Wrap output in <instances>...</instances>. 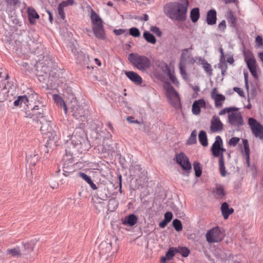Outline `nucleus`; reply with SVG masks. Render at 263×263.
<instances>
[{"mask_svg":"<svg viewBox=\"0 0 263 263\" xmlns=\"http://www.w3.org/2000/svg\"><path fill=\"white\" fill-rule=\"evenodd\" d=\"M24 117L39 123L41 120L45 119V117H47V116H46L45 108H39L33 106L32 107L30 105L25 109Z\"/></svg>","mask_w":263,"mask_h":263,"instance_id":"nucleus-7","label":"nucleus"},{"mask_svg":"<svg viewBox=\"0 0 263 263\" xmlns=\"http://www.w3.org/2000/svg\"><path fill=\"white\" fill-rule=\"evenodd\" d=\"M85 126V123H80L79 126L75 128L70 139V142L67 143L69 148L72 146L81 153L88 151L91 147L84 130Z\"/></svg>","mask_w":263,"mask_h":263,"instance_id":"nucleus-2","label":"nucleus"},{"mask_svg":"<svg viewBox=\"0 0 263 263\" xmlns=\"http://www.w3.org/2000/svg\"><path fill=\"white\" fill-rule=\"evenodd\" d=\"M177 253H179L183 257H186L190 253V250L186 247H176Z\"/></svg>","mask_w":263,"mask_h":263,"instance_id":"nucleus-43","label":"nucleus"},{"mask_svg":"<svg viewBox=\"0 0 263 263\" xmlns=\"http://www.w3.org/2000/svg\"><path fill=\"white\" fill-rule=\"evenodd\" d=\"M219 172L221 176L224 177L226 175L227 171L224 166V159H219Z\"/></svg>","mask_w":263,"mask_h":263,"instance_id":"nucleus-49","label":"nucleus"},{"mask_svg":"<svg viewBox=\"0 0 263 263\" xmlns=\"http://www.w3.org/2000/svg\"><path fill=\"white\" fill-rule=\"evenodd\" d=\"M224 235L220 228L219 227H216L210 229L206 233V241L209 243L219 242L223 240Z\"/></svg>","mask_w":263,"mask_h":263,"instance_id":"nucleus-11","label":"nucleus"},{"mask_svg":"<svg viewBox=\"0 0 263 263\" xmlns=\"http://www.w3.org/2000/svg\"><path fill=\"white\" fill-rule=\"evenodd\" d=\"M69 114L77 120L82 122L88 120L89 110L86 105L80 104L75 98H73L68 104Z\"/></svg>","mask_w":263,"mask_h":263,"instance_id":"nucleus-3","label":"nucleus"},{"mask_svg":"<svg viewBox=\"0 0 263 263\" xmlns=\"http://www.w3.org/2000/svg\"><path fill=\"white\" fill-rule=\"evenodd\" d=\"M119 205L118 200L115 198H112L108 200L107 209L109 212H114Z\"/></svg>","mask_w":263,"mask_h":263,"instance_id":"nucleus-38","label":"nucleus"},{"mask_svg":"<svg viewBox=\"0 0 263 263\" xmlns=\"http://www.w3.org/2000/svg\"><path fill=\"white\" fill-rule=\"evenodd\" d=\"M111 245L110 243H107L106 242H102L99 246V249L100 250V253L104 254L107 253L111 250Z\"/></svg>","mask_w":263,"mask_h":263,"instance_id":"nucleus-44","label":"nucleus"},{"mask_svg":"<svg viewBox=\"0 0 263 263\" xmlns=\"http://www.w3.org/2000/svg\"><path fill=\"white\" fill-rule=\"evenodd\" d=\"M176 162L181 166L185 171L182 173L183 175L189 176L192 169V165L189 158L184 153H180L176 155Z\"/></svg>","mask_w":263,"mask_h":263,"instance_id":"nucleus-10","label":"nucleus"},{"mask_svg":"<svg viewBox=\"0 0 263 263\" xmlns=\"http://www.w3.org/2000/svg\"><path fill=\"white\" fill-rule=\"evenodd\" d=\"M220 210L224 219H228L229 216L234 212V209L232 208H230L229 204L226 202L221 204Z\"/></svg>","mask_w":263,"mask_h":263,"instance_id":"nucleus-26","label":"nucleus"},{"mask_svg":"<svg viewBox=\"0 0 263 263\" xmlns=\"http://www.w3.org/2000/svg\"><path fill=\"white\" fill-rule=\"evenodd\" d=\"M198 139L200 143L203 146H207L208 145V141L206 133L204 130H200L198 135Z\"/></svg>","mask_w":263,"mask_h":263,"instance_id":"nucleus-35","label":"nucleus"},{"mask_svg":"<svg viewBox=\"0 0 263 263\" xmlns=\"http://www.w3.org/2000/svg\"><path fill=\"white\" fill-rule=\"evenodd\" d=\"M189 7V0H181L180 2H170L163 7V12L172 20L184 22L186 20Z\"/></svg>","mask_w":263,"mask_h":263,"instance_id":"nucleus-1","label":"nucleus"},{"mask_svg":"<svg viewBox=\"0 0 263 263\" xmlns=\"http://www.w3.org/2000/svg\"><path fill=\"white\" fill-rule=\"evenodd\" d=\"M217 12L215 9H211L206 13V22L209 25H214L217 22Z\"/></svg>","mask_w":263,"mask_h":263,"instance_id":"nucleus-23","label":"nucleus"},{"mask_svg":"<svg viewBox=\"0 0 263 263\" xmlns=\"http://www.w3.org/2000/svg\"><path fill=\"white\" fill-rule=\"evenodd\" d=\"M143 37L148 43L155 44L156 43V39L155 36L148 31H145L143 32Z\"/></svg>","mask_w":263,"mask_h":263,"instance_id":"nucleus-39","label":"nucleus"},{"mask_svg":"<svg viewBox=\"0 0 263 263\" xmlns=\"http://www.w3.org/2000/svg\"><path fill=\"white\" fill-rule=\"evenodd\" d=\"M227 20L230 26L232 27L235 28L237 26V18L234 16L233 12L232 10H229L227 12Z\"/></svg>","mask_w":263,"mask_h":263,"instance_id":"nucleus-34","label":"nucleus"},{"mask_svg":"<svg viewBox=\"0 0 263 263\" xmlns=\"http://www.w3.org/2000/svg\"><path fill=\"white\" fill-rule=\"evenodd\" d=\"M206 102L203 99L195 100L192 107V111L194 115H198L201 112V107H205Z\"/></svg>","mask_w":263,"mask_h":263,"instance_id":"nucleus-18","label":"nucleus"},{"mask_svg":"<svg viewBox=\"0 0 263 263\" xmlns=\"http://www.w3.org/2000/svg\"><path fill=\"white\" fill-rule=\"evenodd\" d=\"M119 162L122 167V168L126 169L128 165V162L126 160L124 157L122 156L121 155L119 158Z\"/></svg>","mask_w":263,"mask_h":263,"instance_id":"nucleus-56","label":"nucleus"},{"mask_svg":"<svg viewBox=\"0 0 263 263\" xmlns=\"http://www.w3.org/2000/svg\"><path fill=\"white\" fill-rule=\"evenodd\" d=\"M223 124L219 117L214 116L211 121L210 129L212 132H221L223 130Z\"/></svg>","mask_w":263,"mask_h":263,"instance_id":"nucleus-17","label":"nucleus"},{"mask_svg":"<svg viewBox=\"0 0 263 263\" xmlns=\"http://www.w3.org/2000/svg\"><path fill=\"white\" fill-rule=\"evenodd\" d=\"M130 174L133 176L140 177L142 174V168L140 164H132L129 168Z\"/></svg>","mask_w":263,"mask_h":263,"instance_id":"nucleus-30","label":"nucleus"},{"mask_svg":"<svg viewBox=\"0 0 263 263\" xmlns=\"http://www.w3.org/2000/svg\"><path fill=\"white\" fill-rule=\"evenodd\" d=\"M221 141L222 139L219 136H217L215 138V141L211 147V151L213 156L218 157L219 156L220 148L221 146Z\"/></svg>","mask_w":263,"mask_h":263,"instance_id":"nucleus-22","label":"nucleus"},{"mask_svg":"<svg viewBox=\"0 0 263 263\" xmlns=\"http://www.w3.org/2000/svg\"><path fill=\"white\" fill-rule=\"evenodd\" d=\"M126 76L135 84L140 85L143 82L142 79L137 72L133 71L125 72Z\"/></svg>","mask_w":263,"mask_h":263,"instance_id":"nucleus-21","label":"nucleus"},{"mask_svg":"<svg viewBox=\"0 0 263 263\" xmlns=\"http://www.w3.org/2000/svg\"><path fill=\"white\" fill-rule=\"evenodd\" d=\"M138 217L134 214H130L122 219L123 225L129 227L135 226L138 222Z\"/></svg>","mask_w":263,"mask_h":263,"instance_id":"nucleus-20","label":"nucleus"},{"mask_svg":"<svg viewBox=\"0 0 263 263\" xmlns=\"http://www.w3.org/2000/svg\"><path fill=\"white\" fill-rule=\"evenodd\" d=\"M63 160L64 162L63 166V175L68 176L72 174L75 171L74 158L72 153L69 152L67 149H65V154L64 156Z\"/></svg>","mask_w":263,"mask_h":263,"instance_id":"nucleus-9","label":"nucleus"},{"mask_svg":"<svg viewBox=\"0 0 263 263\" xmlns=\"http://www.w3.org/2000/svg\"><path fill=\"white\" fill-rule=\"evenodd\" d=\"M150 30L155 33L157 36L161 37L162 33L160 28L157 26H152L150 27Z\"/></svg>","mask_w":263,"mask_h":263,"instance_id":"nucleus-59","label":"nucleus"},{"mask_svg":"<svg viewBox=\"0 0 263 263\" xmlns=\"http://www.w3.org/2000/svg\"><path fill=\"white\" fill-rule=\"evenodd\" d=\"M201 64L203 65V67L206 72L209 74V76H211L212 74V69L211 65L203 59L201 60Z\"/></svg>","mask_w":263,"mask_h":263,"instance_id":"nucleus-50","label":"nucleus"},{"mask_svg":"<svg viewBox=\"0 0 263 263\" xmlns=\"http://www.w3.org/2000/svg\"><path fill=\"white\" fill-rule=\"evenodd\" d=\"M173 227L175 230L179 232L182 230V224L181 221L178 219H175L172 222Z\"/></svg>","mask_w":263,"mask_h":263,"instance_id":"nucleus-51","label":"nucleus"},{"mask_svg":"<svg viewBox=\"0 0 263 263\" xmlns=\"http://www.w3.org/2000/svg\"><path fill=\"white\" fill-rule=\"evenodd\" d=\"M74 57L77 64L80 65L81 67L86 66L87 68H89L88 66H86L87 65V60L83 52L80 50Z\"/></svg>","mask_w":263,"mask_h":263,"instance_id":"nucleus-25","label":"nucleus"},{"mask_svg":"<svg viewBox=\"0 0 263 263\" xmlns=\"http://www.w3.org/2000/svg\"><path fill=\"white\" fill-rule=\"evenodd\" d=\"M23 248H24V253L23 254L27 255L29 254L30 252L33 251L34 248V244L32 242H27L25 243H23Z\"/></svg>","mask_w":263,"mask_h":263,"instance_id":"nucleus-40","label":"nucleus"},{"mask_svg":"<svg viewBox=\"0 0 263 263\" xmlns=\"http://www.w3.org/2000/svg\"><path fill=\"white\" fill-rule=\"evenodd\" d=\"M248 68L249 69V71H250L251 74L252 76L255 78H258V74L257 73V65L251 66L249 67H248Z\"/></svg>","mask_w":263,"mask_h":263,"instance_id":"nucleus-58","label":"nucleus"},{"mask_svg":"<svg viewBox=\"0 0 263 263\" xmlns=\"http://www.w3.org/2000/svg\"><path fill=\"white\" fill-rule=\"evenodd\" d=\"M164 88L165 95L172 106L176 109L181 108L180 98L178 92L175 89L170 82L164 83Z\"/></svg>","mask_w":263,"mask_h":263,"instance_id":"nucleus-6","label":"nucleus"},{"mask_svg":"<svg viewBox=\"0 0 263 263\" xmlns=\"http://www.w3.org/2000/svg\"><path fill=\"white\" fill-rule=\"evenodd\" d=\"M128 60L133 66L142 72L146 71L151 66V61L147 57L137 53H130Z\"/></svg>","mask_w":263,"mask_h":263,"instance_id":"nucleus-4","label":"nucleus"},{"mask_svg":"<svg viewBox=\"0 0 263 263\" xmlns=\"http://www.w3.org/2000/svg\"><path fill=\"white\" fill-rule=\"evenodd\" d=\"M193 168L195 171V175L196 177H200L202 174V167L200 162L195 161L193 163Z\"/></svg>","mask_w":263,"mask_h":263,"instance_id":"nucleus-45","label":"nucleus"},{"mask_svg":"<svg viewBox=\"0 0 263 263\" xmlns=\"http://www.w3.org/2000/svg\"><path fill=\"white\" fill-rule=\"evenodd\" d=\"M7 253L11 255L13 257H20L22 254L20 248L18 246L12 249H8L7 250Z\"/></svg>","mask_w":263,"mask_h":263,"instance_id":"nucleus-42","label":"nucleus"},{"mask_svg":"<svg viewBox=\"0 0 263 263\" xmlns=\"http://www.w3.org/2000/svg\"><path fill=\"white\" fill-rule=\"evenodd\" d=\"M58 14L60 16L62 20H64L66 18L65 16V13L64 12V8L61 7L60 6L58 5Z\"/></svg>","mask_w":263,"mask_h":263,"instance_id":"nucleus-63","label":"nucleus"},{"mask_svg":"<svg viewBox=\"0 0 263 263\" xmlns=\"http://www.w3.org/2000/svg\"><path fill=\"white\" fill-rule=\"evenodd\" d=\"M90 19L92 26L100 24V23L103 24V21L101 18L93 9H91V11Z\"/></svg>","mask_w":263,"mask_h":263,"instance_id":"nucleus-31","label":"nucleus"},{"mask_svg":"<svg viewBox=\"0 0 263 263\" xmlns=\"http://www.w3.org/2000/svg\"><path fill=\"white\" fill-rule=\"evenodd\" d=\"M169 78L170 79L172 82L176 86H178L179 84V82L177 80V78L175 75L172 74L171 71H169V73L167 74Z\"/></svg>","mask_w":263,"mask_h":263,"instance_id":"nucleus-60","label":"nucleus"},{"mask_svg":"<svg viewBox=\"0 0 263 263\" xmlns=\"http://www.w3.org/2000/svg\"><path fill=\"white\" fill-rule=\"evenodd\" d=\"M188 54V49H184L181 53L179 64L185 65L186 61V57Z\"/></svg>","mask_w":263,"mask_h":263,"instance_id":"nucleus-54","label":"nucleus"},{"mask_svg":"<svg viewBox=\"0 0 263 263\" xmlns=\"http://www.w3.org/2000/svg\"><path fill=\"white\" fill-rule=\"evenodd\" d=\"M39 159L40 156L36 152H34L32 154L26 155L27 162L33 166L36 165V163L39 161Z\"/></svg>","mask_w":263,"mask_h":263,"instance_id":"nucleus-29","label":"nucleus"},{"mask_svg":"<svg viewBox=\"0 0 263 263\" xmlns=\"http://www.w3.org/2000/svg\"><path fill=\"white\" fill-rule=\"evenodd\" d=\"M78 176L83 179L87 183L91 179V177L89 176L82 172H79L78 173Z\"/></svg>","mask_w":263,"mask_h":263,"instance_id":"nucleus-62","label":"nucleus"},{"mask_svg":"<svg viewBox=\"0 0 263 263\" xmlns=\"http://www.w3.org/2000/svg\"><path fill=\"white\" fill-rule=\"evenodd\" d=\"M32 102V100H31V95H29L27 97L26 95L23 96H18L16 99L14 101L13 105L15 107H22V105L24 104L28 107L29 106H30L31 104L29 103V102Z\"/></svg>","mask_w":263,"mask_h":263,"instance_id":"nucleus-16","label":"nucleus"},{"mask_svg":"<svg viewBox=\"0 0 263 263\" xmlns=\"http://www.w3.org/2000/svg\"><path fill=\"white\" fill-rule=\"evenodd\" d=\"M9 83L7 82V84H5V85L3 86V89L0 86V102H4L6 99L5 93L8 91V90L9 88H8L7 85H9ZM11 86H9V88H10Z\"/></svg>","mask_w":263,"mask_h":263,"instance_id":"nucleus-46","label":"nucleus"},{"mask_svg":"<svg viewBox=\"0 0 263 263\" xmlns=\"http://www.w3.org/2000/svg\"><path fill=\"white\" fill-rule=\"evenodd\" d=\"M29 40L27 41V45L31 52L39 55H42L44 52V46L37 41L36 36H29Z\"/></svg>","mask_w":263,"mask_h":263,"instance_id":"nucleus-12","label":"nucleus"},{"mask_svg":"<svg viewBox=\"0 0 263 263\" xmlns=\"http://www.w3.org/2000/svg\"><path fill=\"white\" fill-rule=\"evenodd\" d=\"M30 92L31 99H34L35 101L33 107L39 108H43L46 109V105L44 104L43 99L41 97H40L38 94L35 93L32 90H31Z\"/></svg>","mask_w":263,"mask_h":263,"instance_id":"nucleus-24","label":"nucleus"},{"mask_svg":"<svg viewBox=\"0 0 263 263\" xmlns=\"http://www.w3.org/2000/svg\"><path fill=\"white\" fill-rule=\"evenodd\" d=\"M92 30L95 36L99 40H104L106 39V33L103 24H101L93 26Z\"/></svg>","mask_w":263,"mask_h":263,"instance_id":"nucleus-15","label":"nucleus"},{"mask_svg":"<svg viewBox=\"0 0 263 263\" xmlns=\"http://www.w3.org/2000/svg\"><path fill=\"white\" fill-rule=\"evenodd\" d=\"M212 193L216 194L219 199H222L226 195L224 188L221 186L216 187L215 189H213Z\"/></svg>","mask_w":263,"mask_h":263,"instance_id":"nucleus-41","label":"nucleus"},{"mask_svg":"<svg viewBox=\"0 0 263 263\" xmlns=\"http://www.w3.org/2000/svg\"><path fill=\"white\" fill-rule=\"evenodd\" d=\"M129 34L135 37H138L140 36V32L136 27H132L130 28L129 30Z\"/></svg>","mask_w":263,"mask_h":263,"instance_id":"nucleus-55","label":"nucleus"},{"mask_svg":"<svg viewBox=\"0 0 263 263\" xmlns=\"http://www.w3.org/2000/svg\"><path fill=\"white\" fill-rule=\"evenodd\" d=\"M245 62L246 63L247 67L256 65V61L253 52L248 49L243 52Z\"/></svg>","mask_w":263,"mask_h":263,"instance_id":"nucleus-19","label":"nucleus"},{"mask_svg":"<svg viewBox=\"0 0 263 263\" xmlns=\"http://www.w3.org/2000/svg\"><path fill=\"white\" fill-rule=\"evenodd\" d=\"M255 44L258 47L263 45V38L261 35H258L255 37Z\"/></svg>","mask_w":263,"mask_h":263,"instance_id":"nucleus-64","label":"nucleus"},{"mask_svg":"<svg viewBox=\"0 0 263 263\" xmlns=\"http://www.w3.org/2000/svg\"><path fill=\"white\" fill-rule=\"evenodd\" d=\"M17 63L21 66V69L26 72L31 71L33 69V67L36 65V64L33 65L29 61H18Z\"/></svg>","mask_w":263,"mask_h":263,"instance_id":"nucleus-28","label":"nucleus"},{"mask_svg":"<svg viewBox=\"0 0 263 263\" xmlns=\"http://www.w3.org/2000/svg\"><path fill=\"white\" fill-rule=\"evenodd\" d=\"M239 141H240L239 138L232 137L229 140V141L228 142V144L230 146H232L234 147L237 145V144L238 143Z\"/></svg>","mask_w":263,"mask_h":263,"instance_id":"nucleus-61","label":"nucleus"},{"mask_svg":"<svg viewBox=\"0 0 263 263\" xmlns=\"http://www.w3.org/2000/svg\"><path fill=\"white\" fill-rule=\"evenodd\" d=\"M190 18L194 23H196L200 17V9L198 7H195L191 9L190 11Z\"/></svg>","mask_w":263,"mask_h":263,"instance_id":"nucleus-33","label":"nucleus"},{"mask_svg":"<svg viewBox=\"0 0 263 263\" xmlns=\"http://www.w3.org/2000/svg\"><path fill=\"white\" fill-rule=\"evenodd\" d=\"M248 124L256 137L263 139V125L253 118L248 119Z\"/></svg>","mask_w":263,"mask_h":263,"instance_id":"nucleus-13","label":"nucleus"},{"mask_svg":"<svg viewBox=\"0 0 263 263\" xmlns=\"http://www.w3.org/2000/svg\"><path fill=\"white\" fill-rule=\"evenodd\" d=\"M156 65L160 68L164 73L168 74L169 71H171L167 64L163 61H158L156 62Z\"/></svg>","mask_w":263,"mask_h":263,"instance_id":"nucleus-47","label":"nucleus"},{"mask_svg":"<svg viewBox=\"0 0 263 263\" xmlns=\"http://www.w3.org/2000/svg\"><path fill=\"white\" fill-rule=\"evenodd\" d=\"M75 4L76 3L74 0H66L63 1L59 4V5L64 8V7H66L69 6H72Z\"/></svg>","mask_w":263,"mask_h":263,"instance_id":"nucleus-57","label":"nucleus"},{"mask_svg":"<svg viewBox=\"0 0 263 263\" xmlns=\"http://www.w3.org/2000/svg\"><path fill=\"white\" fill-rule=\"evenodd\" d=\"M54 64L52 59L43 62H36V76L41 82H45L51 76V67Z\"/></svg>","mask_w":263,"mask_h":263,"instance_id":"nucleus-5","label":"nucleus"},{"mask_svg":"<svg viewBox=\"0 0 263 263\" xmlns=\"http://www.w3.org/2000/svg\"><path fill=\"white\" fill-rule=\"evenodd\" d=\"M229 123L232 125H236L238 127L244 124L243 118L240 112H232L228 115Z\"/></svg>","mask_w":263,"mask_h":263,"instance_id":"nucleus-14","label":"nucleus"},{"mask_svg":"<svg viewBox=\"0 0 263 263\" xmlns=\"http://www.w3.org/2000/svg\"><path fill=\"white\" fill-rule=\"evenodd\" d=\"M176 247H170L165 253L167 259L171 260L177 253Z\"/></svg>","mask_w":263,"mask_h":263,"instance_id":"nucleus-52","label":"nucleus"},{"mask_svg":"<svg viewBox=\"0 0 263 263\" xmlns=\"http://www.w3.org/2000/svg\"><path fill=\"white\" fill-rule=\"evenodd\" d=\"M28 20L30 24L33 25L35 23L36 20L40 17L39 15L33 8H29L27 11Z\"/></svg>","mask_w":263,"mask_h":263,"instance_id":"nucleus-27","label":"nucleus"},{"mask_svg":"<svg viewBox=\"0 0 263 263\" xmlns=\"http://www.w3.org/2000/svg\"><path fill=\"white\" fill-rule=\"evenodd\" d=\"M215 100V106L217 108L221 107L222 106V102L226 99L225 96L222 94L216 93L215 96L213 97Z\"/></svg>","mask_w":263,"mask_h":263,"instance_id":"nucleus-37","label":"nucleus"},{"mask_svg":"<svg viewBox=\"0 0 263 263\" xmlns=\"http://www.w3.org/2000/svg\"><path fill=\"white\" fill-rule=\"evenodd\" d=\"M197 133L196 130H194L192 132L186 144L188 145H192L196 143L197 142Z\"/></svg>","mask_w":263,"mask_h":263,"instance_id":"nucleus-48","label":"nucleus"},{"mask_svg":"<svg viewBox=\"0 0 263 263\" xmlns=\"http://www.w3.org/2000/svg\"><path fill=\"white\" fill-rule=\"evenodd\" d=\"M179 69L180 72L181 76L182 77L183 79L186 81L189 80V75L186 72L185 69V65H181L179 64Z\"/></svg>","mask_w":263,"mask_h":263,"instance_id":"nucleus-53","label":"nucleus"},{"mask_svg":"<svg viewBox=\"0 0 263 263\" xmlns=\"http://www.w3.org/2000/svg\"><path fill=\"white\" fill-rule=\"evenodd\" d=\"M41 125L40 127L41 132L43 135H46L48 138L47 141H54L55 137L57 136L56 132L53 129L51 122L47 117H45V119L41 120L40 121Z\"/></svg>","mask_w":263,"mask_h":263,"instance_id":"nucleus-8","label":"nucleus"},{"mask_svg":"<svg viewBox=\"0 0 263 263\" xmlns=\"http://www.w3.org/2000/svg\"><path fill=\"white\" fill-rule=\"evenodd\" d=\"M242 142L243 144L244 152L246 156V163L248 167L250 166V148L248 141L247 139H242Z\"/></svg>","mask_w":263,"mask_h":263,"instance_id":"nucleus-32","label":"nucleus"},{"mask_svg":"<svg viewBox=\"0 0 263 263\" xmlns=\"http://www.w3.org/2000/svg\"><path fill=\"white\" fill-rule=\"evenodd\" d=\"M53 99L55 102L63 108L65 112L67 114L68 111V106H67L63 98L58 95H54Z\"/></svg>","mask_w":263,"mask_h":263,"instance_id":"nucleus-36","label":"nucleus"}]
</instances>
